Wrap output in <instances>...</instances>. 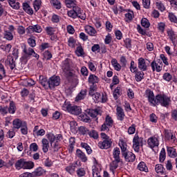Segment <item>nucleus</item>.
<instances>
[{"label": "nucleus", "instance_id": "f257e3e1", "mask_svg": "<svg viewBox=\"0 0 177 177\" xmlns=\"http://www.w3.org/2000/svg\"><path fill=\"white\" fill-rule=\"evenodd\" d=\"M145 97H147L150 106L156 107L158 104H161L163 107H167L171 103V99L165 95L158 94L154 96V93L151 90L145 91Z\"/></svg>", "mask_w": 177, "mask_h": 177}, {"label": "nucleus", "instance_id": "f03ea898", "mask_svg": "<svg viewBox=\"0 0 177 177\" xmlns=\"http://www.w3.org/2000/svg\"><path fill=\"white\" fill-rule=\"evenodd\" d=\"M73 68H74V62H73V60L66 58L62 62V70L66 77H69L68 80L72 83V88H75L78 85V78L73 73Z\"/></svg>", "mask_w": 177, "mask_h": 177}, {"label": "nucleus", "instance_id": "7ed1b4c3", "mask_svg": "<svg viewBox=\"0 0 177 177\" xmlns=\"http://www.w3.org/2000/svg\"><path fill=\"white\" fill-rule=\"evenodd\" d=\"M102 111L99 109H87L85 111L84 113H82L80 115H79V120H81V121H83V122H89L91 121V118H96L99 114H100Z\"/></svg>", "mask_w": 177, "mask_h": 177}, {"label": "nucleus", "instance_id": "20e7f679", "mask_svg": "<svg viewBox=\"0 0 177 177\" xmlns=\"http://www.w3.org/2000/svg\"><path fill=\"white\" fill-rule=\"evenodd\" d=\"M62 109L64 111H68V113H71V114H73L75 115H79V114H81V107L71 106L70 104L64 103L62 106Z\"/></svg>", "mask_w": 177, "mask_h": 177}, {"label": "nucleus", "instance_id": "39448f33", "mask_svg": "<svg viewBox=\"0 0 177 177\" xmlns=\"http://www.w3.org/2000/svg\"><path fill=\"white\" fill-rule=\"evenodd\" d=\"M143 146V138L136 134L133 139V149L136 153H139L140 147Z\"/></svg>", "mask_w": 177, "mask_h": 177}, {"label": "nucleus", "instance_id": "423d86ee", "mask_svg": "<svg viewBox=\"0 0 177 177\" xmlns=\"http://www.w3.org/2000/svg\"><path fill=\"white\" fill-rule=\"evenodd\" d=\"M22 51L24 53L23 59L25 60H28V59H31V56H32V53H34V49L30 47H27L26 44H23Z\"/></svg>", "mask_w": 177, "mask_h": 177}, {"label": "nucleus", "instance_id": "0eeeda50", "mask_svg": "<svg viewBox=\"0 0 177 177\" xmlns=\"http://www.w3.org/2000/svg\"><path fill=\"white\" fill-rule=\"evenodd\" d=\"M147 144L150 149L158 147V146L160 145V138L156 136L150 137L147 140Z\"/></svg>", "mask_w": 177, "mask_h": 177}, {"label": "nucleus", "instance_id": "6e6552de", "mask_svg": "<svg viewBox=\"0 0 177 177\" xmlns=\"http://www.w3.org/2000/svg\"><path fill=\"white\" fill-rule=\"evenodd\" d=\"M113 121L111 117L107 115L105 119L104 123L101 126V131H109V128L113 127Z\"/></svg>", "mask_w": 177, "mask_h": 177}, {"label": "nucleus", "instance_id": "1a4fd4ad", "mask_svg": "<svg viewBox=\"0 0 177 177\" xmlns=\"http://www.w3.org/2000/svg\"><path fill=\"white\" fill-rule=\"evenodd\" d=\"M167 34L169 39L171 41V44H173L174 46H176L177 44V35L175 31L172 29H167Z\"/></svg>", "mask_w": 177, "mask_h": 177}, {"label": "nucleus", "instance_id": "9d476101", "mask_svg": "<svg viewBox=\"0 0 177 177\" xmlns=\"http://www.w3.org/2000/svg\"><path fill=\"white\" fill-rule=\"evenodd\" d=\"M49 88L52 89L55 86H59L60 85V77L56 75L52 76L49 78Z\"/></svg>", "mask_w": 177, "mask_h": 177}, {"label": "nucleus", "instance_id": "9b49d317", "mask_svg": "<svg viewBox=\"0 0 177 177\" xmlns=\"http://www.w3.org/2000/svg\"><path fill=\"white\" fill-rule=\"evenodd\" d=\"M151 66L153 71H156L157 73H160L161 70H162V62L158 61H153L151 64Z\"/></svg>", "mask_w": 177, "mask_h": 177}, {"label": "nucleus", "instance_id": "f8f14e48", "mask_svg": "<svg viewBox=\"0 0 177 177\" xmlns=\"http://www.w3.org/2000/svg\"><path fill=\"white\" fill-rule=\"evenodd\" d=\"M28 34H32V32H42V28L39 25L30 26L26 28Z\"/></svg>", "mask_w": 177, "mask_h": 177}, {"label": "nucleus", "instance_id": "ddd939ff", "mask_svg": "<svg viewBox=\"0 0 177 177\" xmlns=\"http://www.w3.org/2000/svg\"><path fill=\"white\" fill-rule=\"evenodd\" d=\"M122 156L127 162H133L136 159V156L131 151L123 153Z\"/></svg>", "mask_w": 177, "mask_h": 177}, {"label": "nucleus", "instance_id": "4468645a", "mask_svg": "<svg viewBox=\"0 0 177 177\" xmlns=\"http://www.w3.org/2000/svg\"><path fill=\"white\" fill-rule=\"evenodd\" d=\"M46 137L50 143V146L52 147H54V151H57V150H59V147L56 144L53 145V142H55V136L53 135V133H48L46 135Z\"/></svg>", "mask_w": 177, "mask_h": 177}, {"label": "nucleus", "instance_id": "2eb2a0df", "mask_svg": "<svg viewBox=\"0 0 177 177\" xmlns=\"http://www.w3.org/2000/svg\"><path fill=\"white\" fill-rule=\"evenodd\" d=\"M76 156L77 158L81 159V161L82 162H86L88 161V157H86V155H85V153L81 151V149L76 150Z\"/></svg>", "mask_w": 177, "mask_h": 177}, {"label": "nucleus", "instance_id": "dca6fc26", "mask_svg": "<svg viewBox=\"0 0 177 177\" xmlns=\"http://www.w3.org/2000/svg\"><path fill=\"white\" fill-rule=\"evenodd\" d=\"M138 68L141 70V71H146V70H147V64H146V60H145L143 57L138 59Z\"/></svg>", "mask_w": 177, "mask_h": 177}, {"label": "nucleus", "instance_id": "f3484780", "mask_svg": "<svg viewBox=\"0 0 177 177\" xmlns=\"http://www.w3.org/2000/svg\"><path fill=\"white\" fill-rule=\"evenodd\" d=\"M116 114L118 115V120L119 121H124V118H125V113H124V109L121 108V106H118L116 109Z\"/></svg>", "mask_w": 177, "mask_h": 177}, {"label": "nucleus", "instance_id": "a211bd4d", "mask_svg": "<svg viewBox=\"0 0 177 177\" xmlns=\"http://www.w3.org/2000/svg\"><path fill=\"white\" fill-rule=\"evenodd\" d=\"M167 154L169 157H170L171 158H176L177 153H176V149L175 148L167 147Z\"/></svg>", "mask_w": 177, "mask_h": 177}, {"label": "nucleus", "instance_id": "6ab92c4d", "mask_svg": "<svg viewBox=\"0 0 177 177\" xmlns=\"http://www.w3.org/2000/svg\"><path fill=\"white\" fill-rule=\"evenodd\" d=\"M41 147L44 153L49 151V141L46 138L41 140Z\"/></svg>", "mask_w": 177, "mask_h": 177}, {"label": "nucleus", "instance_id": "aec40b11", "mask_svg": "<svg viewBox=\"0 0 177 177\" xmlns=\"http://www.w3.org/2000/svg\"><path fill=\"white\" fill-rule=\"evenodd\" d=\"M23 125V121L20 119H15L12 122V129L17 131L18 129H20Z\"/></svg>", "mask_w": 177, "mask_h": 177}, {"label": "nucleus", "instance_id": "412c9836", "mask_svg": "<svg viewBox=\"0 0 177 177\" xmlns=\"http://www.w3.org/2000/svg\"><path fill=\"white\" fill-rule=\"evenodd\" d=\"M120 154H121L120 148L115 147L113 150V156L114 160H116V161H122V160H121V158H120Z\"/></svg>", "mask_w": 177, "mask_h": 177}, {"label": "nucleus", "instance_id": "4be33fe9", "mask_svg": "<svg viewBox=\"0 0 177 177\" xmlns=\"http://www.w3.org/2000/svg\"><path fill=\"white\" fill-rule=\"evenodd\" d=\"M85 31L87 32V34H88V35H91V37H95L97 33L96 30L89 25L85 26Z\"/></svg>", "mask_w": 177, "mask_h": 177}, {"label": "nucleus", "instance_id": "5701e85b", "mask_svg": "<svg viewBox=\"0 0 177 177\" xmlns=\"http://www.w3.org/2000/svg\"><path fill=\"white\" fill-rule=\"evenodd\" d=\"M119 162H122V161H118L117 160H114L113 161H112V162L110 163L109 165V169L111 172H113V175H114V171L118 168V163Z\"/></svg>", "mask_w": 177, "mask_h": 177}, {"label": "nucleus", "instance_id": "b1692460", "mask_svg": "<svg viewBox=\"0 0 177 177\" xmlns=\"http://www.w3.org/2000/svg\"><path fill=\"white\" fill-rule=\"evenodd\" d=\"M8 3L12 9H16L17 10L20 9V3H19V0H8Z\"/></svg>", "mask_w": 177, "mask_h": 177}, {"label": "nucleus", "instance_id": "393cba45", "mask_svg": "<svg viewBox=\"0 0 177 177\" xmlns=\"http://www.w3.org/2000/svg\"><path fill=\"white\" fill-rule=\"evenodd\" d=\"M39 83L45 89H49V80H48L47 78L44 77H39Z\"/></svg>", "mask_w": 177, "mask_h": 177}, {"label": "nucleus", "instance_id": "a878e982", "mask_svg": "<svg viewBox=\"0 0 177 177\" xmlns=\"http://www.w3.org/2000/svg\"><path fill=\"white\" fill-rule=\"evenodd\" d=\"M88 81V84L91 85H95V84H97V82H99V77L95 75H90Z\"/></svg>", "mask_w": 177, "mask_h": 177}, {"label": "nucleus", "instance_id": "bb28decb", "mask_svg": "<svg viewBox=\"0 0 177 177\" xmlns=\"http://www.w3.org/2000/svg\"><path fill=\"white\" fill-rule=\"evenodd\" d=\"M75 168H77V163H73L66 167V171L71 175H73L75 172Z\"/></svg>", "mask_w": 177, "mask_h": 177}, {"label": "nucleus", "instance_id": "cd10ccee", "mask_svg": "<svg viewBox=\"0 0 177 177\" xmlns=\"http://www.w3.org/2000/svg\"><path fill=\"white\" fill-rule=\"evenodd\" d=\"M111 63L114 68V70H115L116 71H121V65L118 63V61H117L116 59L113 58L111 61Z\"/></svg>", "mask_w": 177, "mask_h": 177}, {"label": "nucleus", "instance_id": "c85d7f7f", "mask_svg": "<svg viewBox=\"0 0 177 177\" xmlns=\"http://www.w3.org/2000/svg\"><path fill=\"white\" fill-rule=\"evenodd\" d=\"M165 138L167 140H173L175 142V136L172 134L171 130H165Z\"/></svg>", "mask_w": 177, "mask_h": 177}, {"label": "nucleus", "instance_id": "c756f323", "mask_svg": "<svg viewBox=\"0 0 177 177\" xmlns=\"http://www.w3.org/2000/svg\"><path fill=\"white\" fill-rule=\"evenodd\" d=\"M78 10H80V7H74L73 10L68 11V16L72 19H76Z\"/></svg>", "mask_w": 177, "mask_h": 177}, {"label": "nucleus", "instance_id": "7c9ffc66", "mask_svg": "<svg viewBox=\"0 0 177 177\" xmlns=\"http://www.w3.org/2000/svg\"><path fill=\"white\" fill-rule=\"evenodd\" d=\"M65 3L66 8H73V9H74V8H78V6H77V1L75 0H65Z\"/></svg>", "mask_w": 177, "mask_h": 177}, {"label": "nucleus", "instance_id": "2f4dec72", "mask_svg": "<svg viewBox=\"0 0 177 177\" xmlns=\"http://www.w3.org/2000/svg\"><path fill=\"white\" fill-rule=\"evenodd\" d=\"M26 162V159H19L15 163V168L17 169H24V164Z\"/></svg>", "mask_w": 177, "mask_h": 177}, {"label": "nucleus", "instance_id": "473e14b6", "mask_svg": "<svg viewBox=\"0 0 177 177\" xmlns=\"http://www.w3.org/2000/svg\"><path fill=\"white\" fill-rule=\"evenodd\" d=\"M50 3L55 9H62V3L59 0H50Z\"/></svg>", "mask_w": 177, "mask_h": 177}, {"label": "nucleus", "instance_id": "72a5a7b5", "mask_svg": "<svg viewBox=\"0 0 177 177\" xmlns=\"http://www.w3.org/2000/svg\"><path fill=\"white\" fill-rule=\"evenodd\" d=\"M23 9L28 15H32L34 13V10H32V8L28 3H23Z\"/></svg>", "mask_w": 177, "mask_h": 177}, {"label": "nucleus", "instance_id": "f704fd0d", "mask_svg": "<svg viewBox=\"0 0 177 177\" xmlns=\"http://www.w3.org/2000/svg\"><path fill=\"white\" fill-rule=\"evenodd\" d=\"M135 78H136V81H137V82H140V81H142L143 80V78H145V73H143L142 71H136V75H135Z\"/></svg>", "mask_w": 177, "mask_h": 177}, {"label": "nucleus", "instance_id": "c9c22d12", "mask_svg": "<svg viewBox=\"0 0 177 177\" xmlns=\"http://www.w3.org/2000/svg\"><path fill=\"white\" fill-rule=\"evenodd\" d=\"M86 96V90H82L77 96L75 97V102H78L80 100H82L85 99Z\"/></svg>", "mask_w": 177, "mask_h": 177}, {"label": "nucleus", "instance_id": "e433bc0d", "mask_svg": "<svg viewBox=\"0 0 177 177\" xmlns=\"http://www.w3.org/2000/svg\"><path fill=\"white\" fill-rule=\"evenodd\" d=\"M138 169H139V171H142L143 172H148V171H149V169L147 168L146 163H145L144 162H141L138 164Z\"/></svg>", "mask_w": 177, "mask_h": 177}, {"label": "nucleus", "instance_id": "4c0bfd02", "mask_svg": "<svg viewBox=\"0 0 177 177\" xmlns=\"http://www.w3.org/2000/svg\"><path fill=\"white\" fill-rule=\"evenodd\" d=\"M3 37L5 39H7V41H12L13 39V33L8 30H5L3 32Z\"/></svg>", "mask_w": 177, "mask_h": 177}, {"label": "nucleus", "instance_id": "58836bf2", "mask_svg": "<svg viewBox=\"0 0 177 177\" xmlns=\"http://www.w3.org/2000/svg\"><path fill=\"white\" fill-rule=\"evenodd\" d=\"M16 132H17V130L12 128L11 129H10L6 134V136L9 138V139H13V138H15V136H16Z\"/></svg>", "mask_w": 177, "mask_h": 177}, {"label": "nucleus", "instance_id": "ea45409f", "mask_svg": "<svg viewBox=\"0 0 177 177\" xmlns=\"http://www.w3.org/2000/svg\"><path fill=\"white\" fill-rule=\"evenodd\" d=\"M6 63H9L10 68H11V70H13V68H15V67H16V64H15V59H13V57H12V56L8 57Z\"/></svg>", "mask_w": 177, "mask_h": 177}, {"label": "nucleus", "instance_id": "a19ab883", "mask_svg": "<svg viewBox=\"0 0 177 177\" xmlns=\"http://www.w3.org/2000/svg\"><path fill=\"white\" fill-rule=\"evenodd\" d=\"M8 111L10 114H15V113H16V105H15V102H10V106L8 108Z\"/></svg>", "mask_w": 177, "mask_h": 177}, {"label": "nucleus", "instance_id": "79ce46f5", "mask_svg": "<svg viewBox=\"0 0 177 177\" xmlns=\"http://www.w3.org/2000/svg\"><path fill=\"white\" fill-rule=\"evenodd\" d=\"M76 13L77 17H79V19H81L82 20H85L86 19V15H85V12H84V10H81L80 8L79 10Z\"/></svg>", "mask_w": 177, "mask_h": 177}, {"label": "nucleus", "instance_id": "37998d69", "mask_svg": "<svg viewBox=\"0 0 177 177\" xmlns=\"http://www.w3.org/2000/svg\"><path fill=\"white\" fill-rule=\"evenodd\" d=\"M80 145L83 149H85L87 154H92V149H91L88 145L85 142H82Z\"/></svg>", "mask_w": 177, "mask_h": 177}, {"label": "nucleus", "instance_id": "c03bdc74", "mask_svg": "<svg viewBox=\"0 0 177 177\" xmlns=\"http://www.w3.org/2000/svg\"><path fill=\"white\" fill-rule=\"evenodd\" d=\"M165 157H166L165 148H162L160 151V156H159L160 162H164V161H165Z\"/></svg>", "mask_w": 177, "mask_h": 177}, {"label": "nucleus", "instance_id": "a18cd8bd", "mask_svg": "<svg viewBox=\"0 0 177 177\" xmlns=\"http://www.w3.org/2000/svg\"><path fill=\"white\" fill-rule=\"evenodd\" d=\"M32 168H34V162L25 160L24 169H32Z\"/></svg>", "mask_w": 177, "mask_h": 177}, {"label": "nucleus", "instance_id": "49530a36", "mask_svg": "<svg viewBox=\"0 0 177 177\" xmlns=\"http://www.w3.org/2000/svg\"><path fill=\"white\" fill-rule=\"evenodd\" d=\"M119 146L121 149L122 154H124V153H127V142L124 141H120Z\"/></svg>", "mask_w": 177, "mask_h": 177}, {"label": "nucleus", "instance_id": "de8ad7c7", "mask_svg": "<svg viewBox=\"0 0 177 177\" xmlns=\"http://www.w3.org/2000/svg\"><path fill=\"white\" fill-rule=\"evenodd\" d=\"M75 53H76L77 56H78L79 57L81 56H84V48H82V46H79L77 47Z\"/></svg>", "mask_w": 177, "mask_h": 177}, {"label": "nucleus", "instance_id": "09e8293b", "mask_svg": "<svg viewBox=\"0 0 177 177\" xmlns=\"http://www.w3.org/2000/svg\"><path fill=\"white\" fill-rule=\"evenodd\" d=\"M155 171L157 174H162L164 173V166L161 164L156 165Z\"/></svg>", "mask_w": 177, "mask_h": 177}, {"label": "nucleus", "instance_id": "8fccbe9b", "mask_svg": "<svg viewBox=\"0 0 177 177\" xmlns=\"http://www.w3.org/2000/svg\"><path fill=\"white\" fill-rule=\"evenodd\" d=\"M33 7L35 12H38L41 8V0H35L33 3Z\"/></svg>", "mask_w": 177, "mask_h": 177}, {"label": "nucleus", "instance_id": "3c124183", "mask_svg": "<svg viewBox=\"0 0 177 177\" xmlns=\"http://www.w3.org/2000/svg\"><path fill=\"white\" fill-rule=\"evenodd\" d=\"M141 26L145 27V28H149L150 27V22H149L147 19L144 18L141 20Z\"/></svg>", "mask_w": 177, "mask_h": 177}, {"label": "nucleus", "instance_id": "603ef678", "mask_svg": "<svg viewBox=\"0 0 177 177\" xmlns=\"http://www.w3.org/2000/svg\"><path fill=\"white\" fill-rule=\"evenodd\" d=\"M75 143V138L71 137L69 139V151L72 152L74 149V145Z\"/></svg>", "mask_w": 177, "mask_h": 177}, {"label": "nucleus", "instance_id": "864d4df0", "mask_svg": "<svg viewBox=\"0 0 177 177\" xmlns=\"http://www.w3.org/2000/svg\"><path fill=\"white\" fill-rule=\"evenodd\" d=\"M95 102H100L102 100V95L99 93H95L91 95Z\"/></svg>", "mask_w": 177, "mask_h": 177}, {"label": "nucleus", "instance_id": "5fc2aeb1", "mask_svg": "<svg viewBox=\"0 0 177 177\" xmlns=\"http://www.w3.org/2000/svg\"><path fill=\"white\" fill-rule=\"evenodd\" d=\"M88 135L91 138H93V139H97L99 138V134L97 133V131L95 130H92L88 132Z\"/></svg>", "mask_w": 177, "mask_h": 177}, {"label": "nucleus", "instance_id": "6e6d98bb", "mask_svg": "<svg viewBox=\"0 0 177 177\" xmlns=\"http://www.w3.org/2000/svg\"><path fill=\"white\" fill-rule=\"evenodd\" d=\"M79 132L81 133V135H86L89 132V130L86 129V127L82 126L79 127Z\"/></svg>", "mask_w": 177, "mask_h": 177}, {"label": "nucleus", "instance_id": "4d7b16f0", "mask_svg": "<svg viewBox=\"0 0 177 177\" xmlns=\"http://www.w3.org/2000/svg\"><path fill=\"white\" fill-rule=\"evenodd\" d=\"M156 5L158 9L159 10H160V12H164V10H165V6H164L163 3H162L161 1L156 2Z\"/></svg>", "mask_w": 177, "mask_h": 177}, {"label": "nucleus", "instance_id": "13d9d810", "mask_svg": "<svg viewBox=\"0 0 177 177\" xmlns=\"http://www.w3.org/2000/svg\"><path fill=\"white\" fill-rule=\"evenodd\" d=\"M96 89H97L96 86L95 84H91L90 86V90H89L88 95L90 96L95 95V93H95L96 91Z\"/></svg>", "mask_w": 177, "mask_h": 177}, {"label": "nucleus", "instance_id": "bf43d9fd", "mask_svg": "<svg viewBox=\"0 0 177 177\" xmlns=\"http://www.w3.org/2000/svg\"><path fill=\"white\" fill-rule=\"evenodd\" d=\"M162 78L163 80H165V81H167V82H169V81L172 80V75L169 73H164Z\"/></svg>", "mask_w": 177, "mask_h": 177}, {"label": "nucleus", "instance_id": "052dcab7", "mask_svg": "<svg viewBox=\"0 0 177 177\" xmlns=\"http://www.w3.org/2000/svg\"><path fill=\"white\" fill-rule=\"evenodd\" d=\"M77 176L82 177V176H85V169L84 168H80L77 170L76 171Z\"/></svg>", "mask_w": 177, "mask_h": 177}, {"label": "nucleus", "instance_id": "680f3d73", "mask_svg": "<svg viewBox=\"0 0 177 177\" xmlns=\"http://www.w3.org/2000/svg\"><path fill=\"white\" fill-rule=\"evenodd\" d=\"M169 19L171 23L177 24V17L175 16V15H174V13H169Z\"/></svg>", "mask_w": 177, "mask_h": 177}, {"label": "nucleus", "instance_id": "e2e57ef3", "mask_svg": "<svg viewBox=\"0 0 177 177\" xmlns=\"http://www.w3.org/2000/svg\"><path fill=\"white\" fill-rule=\"evenodd\" d=\"M126 21H131L133 19V12H130L125 14Z\"/></svg>", "mask_w": 177, "mask_h": 177}, {"label": "nucleus", "instance_id": "0e129e2a", "mask_svg": "<svg viewBox=\"0 0 177 177\" xmlns=\"http://www.w3.org/2000/svg\"><path fill=\"white\" fill-rule=\"evenodd\" d=\"M46 32L48 35H53V34L55 33V29L50 26H47L46 28Z\"/></svg>", "mask_w": 177, "mask_h": 177}, {"label": "nucleus", "instance_id": "69168bd1", "mask_svg": "<svg viewBox=\"0 0 177 177\" xmlns=\"http://www.w3.org/2000/svg\"><path fill=\"white\" fill-rule=\"evenodd\" d=\"M68 45L71 48H74V46H75V39L73 37H70L68 40Z\"/></svg>", "mask_w": 177, "mask_h": 177}, {"label": "nucleus", "instance_id": "338daca9", "mask_svg": "<svg viewBox=\"0 0 177 177\" xmlns=\"http://www.w3.org/2000/svg\"><path fill=\"white\" fill-rule=\"evenodd\" d=\"M136 131V127L135 124L131 125L130 127L128 129V133L129 135H133Z\"/></svg>", "mask_w": 177, "mask_h": 177}, {"label": "nucleus", "instance_id": "774afa93", "mask_svg": "<svg viewBox=\"0 0 177 177\" xmlns=\"http://www.w3.org/2000/svg\"><path fill=\"white\" fill-rule=\"evenodd\" d=\"M93 177H97V176H100V174L99 173V171L97 170V168L96 167H93Z\"/></svg>", "mask_w": 177, "mask_h": 177}]
</instances>
